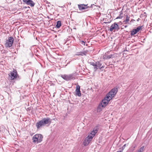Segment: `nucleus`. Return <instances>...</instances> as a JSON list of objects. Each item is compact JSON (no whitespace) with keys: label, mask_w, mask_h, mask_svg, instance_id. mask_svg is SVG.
I'll return each instance as SVG.
<instances>
[{"label":"nucleus","mask_w":152,"mask_h":152,"mask_svg":"<svg viewBox=\"0 0 152 152\" xmlns=\"http://www.w3.org/2000/svg\"><path fill=\"white\" fill-rule=\"evenodd\" d=\"M118 91L117 88H114L107 94L104 99L102 101L101 105L102 107H104L109 103V102L114 96Z\"/></svg>","instance_id":"nucleus-1"},{"label":"nucleus","mask_w":152,"mask_h":152,"mask_svg":"<svg viewBox=\"0 0 152 152\" xmlns=\"http://www.w3.org/2000/svg\"><path fill=\"white\" fill-rule=\"evenodd\" d=\"M51 122V119L49 117L44 118L41 120L38 121L36 124L37 129H39L41 127L44 126L46 124L49 125Z\"/></svg>","instance_id":"nucleus-2"},{"label":"nucleus","mask_w":152,"mask_h":152,"mask_svg":"<svg viewBox=\"0 0 152 152\" xmlns=\"http://www.w3.org/2000/svg\"><path fill=\"white\" fill-rule=\"evenodd\" d=\"M43 136L40 134H36L34 135L32 138L33 142L38 143L40 142L42 140Z\"/></svg>","instance_id":"nucleus-3"},{"label":"nucleus","mask_w":152,"mask_h":152,"mask_svg":"<svg viewBox=\"0 0 152 152\" xmlns=\"http://www.w3.org/2000/svg\"><path fill=\"white\" fill-rule=\"evenodd\" d=\"M98 128L97 127L94 128L93 130L89 134L88 136L86 138L91 142L93 138L95 136L96 134L98 132Z\"/></svg>","instance_id":"nucleus-4"},{"label":"nucleus","mask_w":152,"mask_h":152,"mask_svg":"<svg viewBox=\"0 0 152 152\" xmlns=\"http://www.w3.org/2000/svg\"><path fill=\"white\" fill-rule=\"evenodd\" d=\"M14 39L12 37H9L8 39L7 40L6 43L5 45L7 47H10L12 45Z\"/></svg>","instance_id":"nucleus-5"},{"label":"nucleus","mask_w":152,"mask_h":152,"mask_svg":"<svg viewBox=\"0 0 152 152\" xmlns=\"http://www.w3.org/2000/svg\"><path fill=\"white\" fill-rule=\"evenodd\" d=\"M88 4H80L78 5V8L80 10H83L88 8H92L93 5H94V4H91L89 6H88Z\"/></svg>","instance_id":"nucleus-6"},{"label":"nucleus","mask_w":152,"mask_h":152,"mask_svg":"<svg viewBox=\"0 0 152 152\" xmlns=\"http://www.w3.org/2000/svg\"><path fill=\"white\" fill-rule=\"evenodd\" d=\"M61 77L63 79L67 81L73 79L74 78L73 75L72 74L69 75H62Z\"/></svg>","instance_id":"nucleus-7"},{"label":"nucleus","mask_w":152,"mask_h":152,"mask_svg":"<svg viewBox=\"0 0 152 152\" xmlns=\"http://www.w3.org/2000/svg\"><path fill=\"white\" fill-rule=\"evenodd\" d=\"M17 73L16 71L14 70L13 72H11L9 76L10 77V79L11 80L15 79L17 77Z\"/></svg>","instance_id":"nucleus-8"},{"label":"nucleus","mask_w":152,"mask_h":152,"mask_svg":"<svg viewBox=\"0 0 152 152\" xmlns=\"http://www.w3.org/2000/svg\"><path fill=\"white\" fill-rule=\"evenodd\" d=\"M119 29L117 23H115L113 24H112L110 28V31H112L113 30H118Z\"/></svg>","instance_id":"nucleus-9"},{"label":"nucleus","mask_w":152,"mask_h":152,"mask_svg":"<svg viewBox=\"0 0 152 152\" xmlns=\"http://www.w3.org/2000/svg\"><path fill=\"white\" fill-rule=\"evenodd\" d=\"M23 1L24 3L31 7H34L35 4V3L31 0H23Z\"/></svg>","instance_id":"nucleus-10"},{"label":"nucleus","mask_w":152,"mask_h":152,"mask_svg":"<svg viewBox=\"0 0 152 152\" xmlns=\"http://www.w3.org/2000/svg\"><path fill=\"white\" fill-rule=\"evenodd\" d=\"M102 66V64L101 61H97L96 62V67H94V69L96 70L98 68H102L104 67V66Z\"/></svg>","instance_id":"nucleus-11"},{"label":"nucleus","mask_w":152,"mask_h":152,"mask_svg":"<svg viewBox=\"0 0 152 152\" xmlns=\"http://www.w3.org/2000/svg\"><path fill=\"white\" fill-rule=\"evenodd\" d=\"M142 26H139L136 28L133 29V30H132L131 31V36H132L136 34L137 32H139L140 30H141L142 28Z\"/></svg>","instance_id":"nucleus-12"},{"label":"nucleus","mask_w":152,"mask_h":152,"mask_svg":"<svg viewBox=\"0 0 152 152\" xmlns=\"http://www.w3.org/2000/svg\"><path fill=\"white\" fill-rule=\"evenodd\" d=\"M88 52V50H86L84 51L83 52H77L76 54V55L77 56H83V55H86L87 52Z\"/></svg>","instance_id":"nucleus-13"},{"label":"nucleus","mask_w":152,"mask_h":152,"mask_svg":"<svg viewBox=\"0 0 152 152\" xmlns=\"http://www.w3.org/2000/svg\"><path fill=\"white\" fill-rule=\"evenodd\" d=\"M126 18L125 20H124L123 21L124 23L125 24H129V18L130 16H129L128 15H125Z\"/></svg>","instance_id":"nucleus-14"},{"label":"nucleus","mask_w":152,"mask_h":152,"mask_svg":"<svg viewBox=\"0 0 152 152\" xmlns=\"http://www.w3.org/2000/svg\"><path fill=\"white\" fill-rule=\"evenodd\" d=\"M113 55L112 54H110L109 55H105L103 56V57L104 59H107L113 58Z\"/></svg>","instance_id":"nucleus-15"},{"label":"nucleus","mask_w":152,"mask_h":152,"mask_svg":"<svg viewBox=\"0 0 152 152\" xmlns=\"http://www.w3.org/2000/svg\"><path fill=\"white\" fill-rule=\"evenodd\" d=\"M90 142L89 140L86 138L83 142V145L85 146H86L89 144Z\"/></svg>","instance_id":"nucleus-16"},{"label":"nucleus","mask_w":152,"mask_h":152,"mask_svg":"<svg viewBox=\"0 0 152 152\" xmlns=\"http://www.w3.org/2000/svg\"><path fill=\"white\" fill-rule=\"evenodd\" d=\"M61 26V22L60 21H58L57 22V24L56 25V27L59 28Z\"/></svg>","instance_id":"nucleus-17"},{"label":"nucleus","mask_w":152,"mask_h":152,"mask_svg":"<svg viewBox=\"0 0 152 152\" xmlns=\"http://www.w3.org/2000/svg\"><path fill=\"white\" fill-rule=\"evenodd\" d=\"M75 92L77 96H81V94L80 91H75Z\"/></svg>","instance_id":"nucleus-18"},{"label":"nucleus","mask_w":152,"mask_h":152,"mask_svg":"<svg viewBox=\"0 0 152 152\" xmlns=\"http://www.w3.org/2000/svg\"><path fill=\"white\" fill-rule=\"evenodd\" d=\"M101 107H102L100 105L98 106L97 109V112H100L102 110V108H101Z\"/></svg>","instance_id":"nucleus-19"},{"label":"nucleus","mask_w":152,"mask_h":152,"mask_svg":"<svg viewBox=\"0 0 152 152\" xmlns=\"http://www.w3.org/2000/svg\"><path fill=\"white\" fill-rule=\"evenodd\" d=\"M90 64L91 65H92L94 67H96V62H90Z\"/></svg>","instance_id":"nucleus-20"},{"label":"nucleus","mask_w":152,"mask_h":152,"mask_svg":"<svg viewBox=\"0 0 152 152\" xmlns=\"http://www.w3.org/2000/svg\"><path fill=\"white\" fill-rule=\"evenodd\" d=\"M80 91V86L77 85L76 86V88L75 91Z\"/></svg>","instance_id":"nucleus-21"},{"label":"nucleus","mask_w":152,"mask_h":152,"mask_svg":"<svg viewBox=\"0 0 152 152\" xmlns=\"http://www.w3.org/2000/svg\"><path fill=\"white\" fill-rule=\"evenodd\" d=\"M123 14L121 13L120 14L119 16L116 19L121 18H122Z\"/></svg>","instance_id":"nucleus-22"},{"label":"nucleus","mask_w":152,"mask_h":152,"mask_svg":"<svg viewBox=\"0 0 152 152\" xmlns=\"http://www.w3.org/2000/svg\"><path fill=\"white\" fill-rule=\"evenodd\" d=\"M81 42L83 43H83L84 45H85V43L83 41H81Z\"/></svg>","instance_id":"nucleus-23"},{"label":"nucleus","mask_w":152,"mask_h":152,"mask_svg":"<svg viewBox=\"0 0 152 152\" xmlns=\"http://www.w3.org/2000/svg\"><path fill=\"white\" fill-rule=\"evenodd\" d=\"M123 149H122V151H117V152H122V151H123Z\"/></svg>","instance_id":"nucleus-24"},{"label":"nucleus","mask_w":152,"mask_h":152,"mask_svg":"<svg viewBox=\"0 0 152 152\" xmlns=\"http://www.w3.org/2000/svg\"><path fill=\"white\" fill-rule=\"evenodd\" d=\"M126 144L124 145L123 146V147H122V148L125 147L126 146Z\"/></svg>","instance_id":"nucleus-25"},{"label":"nucleus","mask_w":152,"mask_h":152,"mask_svg":"<svg viewBox=\"0 0 152 152\" xmlns=\"http://www.w3.org/2000/svg\"><path fill=\"white\" fill-rule=\"evenodd\" d=\"M127 27V26H124V27H125V28H126Z\"/></svg>","instance_id":"nucleus-26"}]
</instances>
